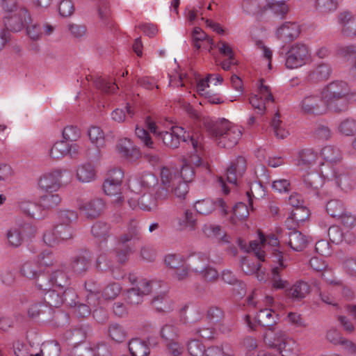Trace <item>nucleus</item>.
I'll list each match as a JSON object with an SVG mask.
<instances>
[{
  "instance_id": "nucleus-1",
  "label": "nucleus",
  "mask_w": 356,
  "mask_h": 356,
  "mask_svg": "<svg viewBox=\"0 0 356 356\" xmlns=\"http://www.w3.org/2000/svg\"><path fill=\"white\" fill-rule=\"evenodd\" d=\"M281 232L278 233V235ZM260 243L256 241L250 242L249 247L245 248V245H242L239 241V245L242 250L246 252L252 251L255 256L259 261H272L275 263L271 265V282L274 288L277 289H282L286 286L288 282L282 278L281 272L286 268V265L284 262L282 252L273 249L272 253H266V249L267 245L272 248H275L280 243V237L275 236L274 235H269L265 237L262 234H259Z\"/></svg>"
},
{
  "instance_id": "nucleus-2",
  "label": "nucleus",
  "mask_w": 356,
  "mask_h": 356,
  "mask_svg": "<svg viewBox=\"0 0 356 356\" xmlns=\"http://www.w3.org/2000/svg\"><path fill=\"white\" fill-rule=\"evenodd\" d=\"M77 218V214L72 210H62L58 213V222L52 229L43 235L44 242L49 246H55L67 241L73 236L72 222Z\"/></svg>"
},
{
  "instance_id": "nucleus-3",
  "label": "nucleus",
  "mask_w": 356,
  "mask_h": 356,
  "mask_svg": "<svg viewBox=\"0 0 356 356\" xmlns=\"http://www.w3.org/2000/svg\"><path fill=\"white\" fill-rule=\"evenodd\" d=\"M348 84L343 81H334L327 85L322 92L328 104L329 110L341 113L348 109Z\"/></svg>"
},
{
  "instance_id": "nucleus-4",
  "label": "nucleus",
  "mask_w": 356,
  "mask_h": 356,
  "mask_svg": "<svg viewBox=\"0 0 356 356\" xmlns=\"http://www.w3.org/2000/svg\"><path fill=\"white\" fill-rule=\"evenodd\" d=\"M279 56L285 62L288 69H296L305 65L309 59V47L304 43L296 42L283 46L278 51Z\"/></svg>"
},
{
  "instance_id": "nucleus-5",
  "label": "nucleus",
  "mask_w": 356,
  "mask_h": 356,
  "mask_svg": "<svg viewBox=\"0 0 356 356\" xmlns=\"http://www.w3.org/2000/svg\"><path fill=\"white\" fill-rule=\"evenodd\" d=\"M161 184L170 188L172 194L179 200L185 199L188 193V185L179 176V169L172 166H163L160 172Z\"/></svg>"
},
{
  "instance_id": "nucleus-6",
  "label": "nucleus",
  "mask_w": 356,
  "mask_h": 356,
  "mask_svg": "<svg viewBox=\"0 0 356 356\" xmlns=\"http://www.w3.org/2000/svg\"><path fill=\"white\" fill-rule=\"evenodd\" d=\"M132 286L124 292L127 301L131 305H138L143 301L144 296L149 295L157 283L145 278L138 279L134 274L127 277Z\"/></svg>"
},
{
  "instance_id": "nucleus-7",
  "label": "nucleus",
  "mask_w": 356,
  "mask_h": 356,
  "mask_svg": "<svg viewBox=\"0 0 356 356\" xmlns=\"http://www.w3.org/2000/svg\"><path fill=\"white\" fill-rule=\"evenodd\" d=\"M124 172L120 168H114L108 171L107 177L103 184L104 193L109 196H116L115 202L120 203L122 201L121 186Z\"/></svg>"
},
{
  "instance_id": "nucleus-8",
  "label": "nucleus",
  "mask_w": 356,
  "mask_h": 356,
  "mask_svg": "<svg viewBox=\"0 0 356 356\" xmlns=\"http://www.w3.org/2000/svg\"><path fill=\"white\" fill-rule=\"evenodd\" d=\"M65 170L60 168L51 170L38 179V185L40 190L45 192H55L61 186V179Z\"/></svg>"
},
{
  "instance_id": "nucleus-9",
  "label": "nucleus",
  "mask_w": 356,
  "mask_h": 356,
  "mask_svg": "<svg viewBox=\"0 0 356 356\" xmlns=\"http://www.w3.org/2000/svg\"><path fill=\"white\" fill-rule=\"evenodd\" d=\"M165 264L170 268L175 269V277L178 280H184L188 277L187 268V256L178 254H168L164 257Z\"/></svg>"
},
{
  "instance_id": "nucleus-10",
  "label": "nucleus",
  "mask_w": 356,
  "mask_h": 356,
  "mask_svg": "<svg viewBox=\"0 0 356 356\" xmlns=\"http://www.w3.org/2000/svg\"><path fill=\"white\" fill-rule=\"evenodd\" d=\"M31 22V17L27 9L24 7L19 8L13 15L6 16L3 23L6 31L11 32L20 31L24 27Z\"/></svg>"
},
{
  "instance_id": "nucleus-11",
  "label": "nucleus",
  "mask_w": 356,
  "mask_h": 356,
  "mask_svg": "<svg viewBox=\"0 0 356 356\" xmlns=\"http://www.w3.org/2000/svg\"><path fill=\"white\" fill-rule=\"evenodd\" d=\"M77 207L82 215L86 218L94 219L99 217L103 211L105 204L99 197H94L88 200H79Z\"/></svg>"
},
{
  "instance_id": "nucleus-12",
  "label": "nucleus",
  "mask_w": 356,
  "mask_h": 356,
  "mask_svg": "<svg viewBox=\"0 0 356 356\" xmlns=\"http://www.w3.org/2000/svg\"><path fill=\"white\" fill-rule=\"evenodd\" d=\"M302 108L305 113L312 115H323L329 110L322 92L319 95L305 97L302 101Z\"/></svg>"
},
{
  "instance_id": "nucleus-13",
  "label": "nucleus",
  "mask_w": 356,
  "mask_h": 356,
  "mask_svg": "<svg viewBox=\"0 0 356 356\" xmlns=\"http://www.w3.org/2000/svg\"><path fill=\"white\" fill-rule=\"evenodd\" d=\"M68 135H62L61 139L57 140L51 147L49 154L53 159H60L67 154L71 155L77 152V145L73 141L76 138H70Z\"/></svg>"
},
{
  "instance_id": "nucleus-14",
  "label": "nucleus",
  "mask_w": 356,
  "mask_h": 356,
  "mask_svg": "<svg viewBox=\"0 0 356 356\" xmlns=\"http://www.w3.org/2000/svg\"><path fill=\"white\" fill-rule=\"evenodd\" d=\"M118 154L129 162L136 161L141 156L139 149L134 143L127 137L119 139L116 145Z\"/></svg>"
},
{
  "instance_id": "nucleus-15",
  "label": "nucleus",
  "mask_w": 356,
  "mask_h": 356,
  "mask_svg": "<svg viewBox=\"0 0 356 356\" xmlns=\"http://www.w3.org/2000/svg\"><path fill=\"white\" fill-rule=\"evenodd\" d=\"M289 229L288 232H282L279 234L280 241L287 244L294 251H302L307 244L306 236L295 229Z\"/></svg>"
},
{
  "instance_id": "nucleus-16",
  "label": "nucleus",
  "mask_w": 356,
  "mask_h": 356,
  "mask_svg": "<svg viewBox=\"0 0 356 356\" xmlns=\"http://www.w3.org/2000/svg\"><path fill=\"white\" fill-rule=\"evenodd\" d=\"M325 166V164H322L320 169V172L324 179L327 180L334 179L336 184L345 192H348L355 188L356 183L352 176L346 173L338 175L334 171H331L330 173H329L323 168Z\"/></svg>"
},
{
  "instance_id": "nucleus-17",
  "label": "nucleus",
  "mask_w": 356,
  "mask_h": 356,
  "mask_svg": "<svg viewBox=\"0 0 356 356\" xmlns=\"http://www.w3.org/2000/svg\"><path fill=\"white\" fill-rule=\"evenodd\" d=\"M342 35L348 38L356 36V15L349 10L340 12L337 17Z\"/></svg>"
},
{
  "instance_id": "nucleus-18",
  "label": "nucleus",
  "mask_w": 356,
  "mask_h": 356,
  "mask_svg": "<svg viewBox=\"0 0 356 356\" xmlns=\"http://www.w3.org/2000/svg\"><path fill=\"white\" fill-rule=\"evenodd\" d=\"M173 223L176 229L179 232L195 231L197 226V219L191 210L185 209L174 219Z\"/></svg>"
},
{
  "instance_id": "nucleus-19",
  "label": "nucleus",
  "mask_w": 356,
  "mask_h": 356,
  "mask_svg": "<svg viewBox=\"0 0 356 356\" xmlns=\"http://www.w3.org/2000/svg\"><path fill=\"white\" fill-rule=\"evenodd\" d=\"M216 207H218L224 215L227 213L226 203L221 198H218L216 202L211 199L197 200L194 204L196 211L202 215L210 214L214 211Z\"/></svg>"
},
{
  "instance_id": "nucleus-20",
  "label": "nucleus",
  "mask_w": 356,
  "mask_h": 356,
  "mask_svg": "<svg viewBox=\"0 0 356 356\" xmlns=\"http://www.w3.org/2000/svg\"><path fill=\"white\" fill-rule=\"evenodd\" d=\"M246 170V161L243 156H238L232 161L225 172V178L227 182L234 186L237 180L241 177Z\"/></svg>"
},
{
  "instance_id": "nucleus-21",
  "label": "nucleus",
  "mask_w": 356,
  "mask_h": 356,
  "mask_svg": "<svg viewBox=\"0 0 356 356\" xmlns=\"http://www.w3.org/2000/svg\"><path fill=\"white\" fill-rule=\"evenodd\" d=\"M209 263V256L207 252H197L187 255V268L196 274L202 272Z\"/></svg>"
},
{
  "instance_id": "nucleus-22",
  "label": "nucleus",
  "mask_w": 356,
  "mask_h": 356,
  "mask_svg": "<svg viewBox=\"0 0 356 356\" xmlns=\"http://www.w3.org/2000/svg\"><path fill=\"white\" fill-rule=\"evenodd\" d=\"M206 127L211 134H227L230 131L232 134H235L238 131L239 134H243V129L232 124L227 120L222 118L218 121H207Z\"/></svg>"
},
{
  "instance_id": "nucleus-23",
  "label": "nucleus",
  "mask_w": 356,
  "mask_h": 356,
  "mask_svg": "<svg viewBox=\"0 0 356 356\" xmlns=\"http://www.w3.org/2000/svg\"><path fill=\"white\" fill-rule=\"evenodd\" d=\"M300 33V29L297 23L287 22L277 29L276 34L280 40L291 42L298 38Z\"/></svg>"
},
{
  "instance_id": "nucleus-24",
  "label": "nucleus",
  "mask_w": 356,
  "mask_h": 356,
  "mask_svg": "<svg viewBox=\"0 0 356 356\" xmlns=\"http://www.w3.org/2000/svg\"><path fill=\"white\" fill-rule=\"evenodd\" d=\"M141 229L138 222L135 219L129 220L127 231L119 237V243L126 244L128 242L138 241L141 238Z\"/></svg>"
},
{
  "instance_id": "nucleus-25",
  "label": "nucleus",
  "mask_w": 356,
  "mask_h": 356,
  "mask_svg": "<svg viewBox=\"0 0 356 356\" xmlns=\"http://www.w3.org/2000/svg\"><path fill=\"white\" fill-rule=\"evenodd\" d=\"M90 261V253L86 250L81 251L72 258L70 266L75 273L81 274L88 270Z\"/></svg>"
},
{
  "instance_id": "nucleus-26",
  "label": "nucleus",
  "mask_w": 356,
  "mask_h": 356,
  "mask_svg": "<svg viewBox=\"0 0 356 356\" xmlns=\"http://www.w3.org/2000/svg\"><path fill=\"white\" fill-rule=\"evenodd\" d=\"M332 71V67L328 63H322L309 72L308 81L312 83L326 81L330 76Z\"/></svg>"
},
{
  "instance_id": "nucleus-27",
  "label": "nucleus",
  "mask_w": 356,
  "mask_h": 356,
  "mask_svg": "<svg viewBox=\"0 0 356 356\" xmlns=\"http://www.w3.org/2000/svg\"><path fill=\"white\" fill-rule=\"evenodd\" d=\"M255 318L259 325L273 327L280 319L277 312L271 309H261L257 314Z\"/></svg>"
},
{
  "instance_id": "nucleus-28",
  "label": "nucleus",
  "mask_w": 356,
  "mask_h": 356,
  "mask_svg": "<svg viewBox=\"0 0 356 356\" xmlns=\"http://www.w3.org/2000/svg\"><path fill=\"white\" fill-rule=\"evenodd\" d=\"M76 178L82 183H89L96 178V170L92 164L86 162L79 165L76 169Z\"/></svg>"
},
{
  "instance_id": "nucleus-29",
  "label": "nucleus",
  "mask_w": 356,
  "mask_h": 356,
  "mask_svg": "<svg viewBox=\"0 0 356 356\" xmlns=\"http://www.w3.org/2000/svg\"><path fill=\"white\" fill-rule=\"evenodd\" d=\"M129 206L134 209L137 206L142 210L151 211L156 207L157 204L151 194L145 193L140 197H130L128 200Z\"/></svg>"
},
{
  "instance_id": "nucleus-30",
  "label": "nucleus",
  "mask_w": 356,
  "mask_h": 356,
  "mask_svg": "<svg viewBox=\"0 0 356 356\" xmlns=\"http://www.w3.org/2000/svg\"><path fill=\"white\" fill-rule=\"evenodd\" d=\"M286 335L280 330L269 327L264 334V341L266 346L277 350Z\"/></svg>"
},
{
  "instance_id": "nucleus-31",
  "label": "nucleus",
  "mask_w": 356,
  "mask_h": 356,
  "mask_svg": "<svg viewBox=\"0 0 356 356\" xmlns=\"http://www.w3.org/2000/svg\"><path fill=\"white\" fill-rule=\"evenodd\" d=\"M78 351L77 356H111L109 346L104 343L90 347H81Z\"/></svg>"
},
{
  "instance_id": "nucleus-32",
  "label": "nucleus",
  "mask_w": 356,
  "mask_h": 356,
  "mask_svg": "<svg viewBox=\"0 0 356 356\" xmlns=\"http://www.w3.org/2000/svg\"><path fill=\"white\" fill-rule=\"evenodd\" d=\"M310 291L307 282L300 280L293 284L287 291V296L293 300H300L306 297Z\"/></svg>"
},
{
  "instance_id": "nucleus-33",
  "label": "nucleus",
  "mask_w": 356,
  "mask_h": 356,
  "mask_svg": "<svg viewBox=\"0 0 356 356\" xmlns=\"http://www.w3.org/2000/svg\"><path fill=\"white\" fill-rule=\"evenodd\" d=\"M85 288L87 293L86 296L88 304L93 307L100 305V291L97 284L93 280H90L85 283Z\"/></svg>"
},
{
  "instance_id": "nucleus-34",
  "label": "nucleus",
  "mask_w": 356,
  "mask_h": 356,
  "mask_svg": "<svg viewBox=\"0 0 356 356\" xmlns=\"http://www.w3.org/2000/svg\"><path fill=\"white\" fill-rule=\"evenodd\" d=\"M241 267L247 275L257 274L259 280H265L264 273L261 271V265L249 257H244L241 261Z\"/></svg>"
},
{
  "instance_id": "nucleus-35",
  "label": "nucleus",
  "mask_w": 356,
  "mask_h": 356,
  "mask_svg": "<svg viewBox=\"0 0 356 356\" xmlns=\"http://www.w3.org/2000/svg\"><path fill=\"white\" fill-rule=\"evenodd\" d=\"M277 350L282 356H299L300 348L293 339L286 335Z\"/></svg>"
},
{
  "instance_id": "nucleus-36",
  "label": "nucleus",
  "mask_w": 356,
  "mask_h": 356,
  "mask_svg": "<svg viewBox=\"0 0 356 356\" xmlns=\"http://www.w3.org/2000/svg\"><path fill=\"white\" fill-rule=\"evenodd\" d=\"M7 243L9 246L13 248L19 247L23 241V234L20 228V222L10 227L6 234Z\"/></svg>"
},
{
  "instance_id": "nucleus-37",
  "label": "nucleus",
  "mask_w": 356,
  "mask_h": 356,
  "mask_svg": "<svg viewBox=\"0 0 356 356\" xmlns=\"http://www.w3.org/2000/svg\"><path fill=\"white\" fill-rule=\"evenodd\" d=\"M152 305L159 312H168L172 309V301L164 292L154 296Z\"/></svg>"
},
{
  "instance_id": "nucleus-38",
  "label": "nucleus",
  "mask_w": 356,
  "mask_h": 356,
  "mask_svg": "<svg viewBox=\"0 0 356 356\" xmlns=\"http://www.w3.org/2000/svg\"><path fill=\"white\" fill-rule=\"evenodd\" d=\"M129 350L132 356H148L150 350L148 343L138 338L129 341Z\"/></svg>"
},
{
  "instance_id": "nucleus-39",
  "label": "nucleus",
  "mask_w": 356,
  "mask_h": 356,
  "mask_svg": "<svg viewBox=\"0 0 356 356\" xmlns=\"http://www.w3.org/2000/svg\"><path fill=\"white\" fill-rule=\"evenodd\" d=\"M39 268L35 260L26 261L21 264L19 272L21 276L29 280H34L41 270Z\"/></svg>"
},
{
  "instance_id": "nucleus-40",
  "label": "nucleus",
  "mask_w": 356,
  "mask_h": 356,
  "mask_svg": "<svg viewBox=\"0 0 356 356\" xmlns=\"http://www.w3.org/2000/svg\"><path fill=\"white\" fill-rule=\"evenodd\" d=\"M340 268L343 273L350 279L356 278V257L346 256L340 261Z\"/></svg>"
},
{
  "instance_id": "nucleus-41",
  "label": "nucleus",
  "mask_w": 356,
  "mask_h": 356,
  "mask_svg": "<svg viewBox=\"0 0 356 356\" xmlns=\"http://www.w3.org/2000/svg\"><path fill=\"white\" fill-rule=\"evenodd\" d=\"M44 300L49 307H59L64 302L63 290H48L44 294Z\"/></svg>"
},
{
  "instance_id": "nucleus-42",
  "label": "nucleus",
  "mask_w": 356,
  "mask_h": 356,
  "mask_svg": "<svg viewBox=\"0 0 356 356\" xmlns=\"http://www.w3.org/2000/svg\"><path fill=\"white\" fill-rule=\"evenodd\" d=\"M87 79L92 81L93 85L104 93H114L118 89V86L115 83H111L101 77L94 78L93 76H90V79L87 77Z\"/></svg>"
},
{
  "instance_id": "nucleus-43",
  "label": "nucleus",
  "mask_w": 356,
  "mask_h": 356,
  "mask_svg": "<svg viewBox=\"0 0 356 356\" xmlns=\"http://www.w3.org/2000/svg\"><path fill=\"white\" fill-rule=\"evenodd\" d=\"M316 153L311 149H302L299 152V158L297 160V165L308 168L314 164L316 160Z\"/></svg>"
},
{
  "instance_id": "nucleus-44",
  "label": "nucleus",
  "mask_w": 356,
  "mask_h": 356,
  "mask_svg": "<svg viewBox=\"0 0 356 356\" xmlns=\"http://www.w3.org/2000/svg\"><path fill=\"white\" fill-rule=\"evenodd\" d=\"M321 155L327 162L330 163H337L341 159L340 150L333 146H325L321 149Z\"/></svg>"
},
{
  "instance_id": "nucleus-45",
  "label": "nucleus",
  "mask_w": 356,
  "mask_h": 356,
  "mask_svg": "<svg viewBox=\"0 0 356 356\" xmlns=\"http://www.w3.org/2000/svg\"><path fill=\"white\" fill-rule=\"evenodd\" d=\"M213 140L220 147L232 148L236 145L239 135H212Z\"/></svg>"
},
{
  "instance_id": "nucleus-46",
  "label": "nucleus",
  "mask_w": 356,
  "mask_h": 356,
  "mask_svg": "<svg viewBox=\"0 0 356 356\" xmlns=\"http://www.w3.org/2000/svg\"><path fill=\"white\" fill-rule=\"evenodd\" d=\"M110 225L104 222H96L91 228L92 234L99 241H105L109 236Z\"/></svg>"
},
{
  "instance_id": "nucleus-47",
  "label": "nucleus",
  "mask_w": 356,
  "mask_h": 356,
  "mask_svg": "<svg viewBox=\"0 0 356 356\" xmlns=\"http://www.w3.org/2000/svg\"><path fill=\"white\" fill-rule=\"evenodd\" d=\"M36 286L43 291H48L54 286L53 280L51 279V273H45L40 270L36 277L34 279Z\"/></svg>"
},
{
  "instance_id": "nucleus-48",
  "label": "nucleus",
  "mask_w": 356,
  "mask_h": 356,
  "mask_svg": "<svg viewBox=\"0 0 356 356\" xmlns=\"http://www.w3.org/2000/svg\"><path fill=\"white\" fill-rule=\"evenodd\" d=\"M50 193L42 195L40 200V205L44 209H51L56 207L61 202L58 194Z\"/></svg>"
},
{
  "instance_id": "nucleus-49",
  "label": "nucleus",
  "mask_w": 356,
  "mask_h": 356,
  "mask_svg": "<svg viewBox=\"0 0 356 356\" xmlns=\"http://www.w3.org/2000/svg\"><path fill=\"white\" fill-rule=\"evenodd\" d=\"M309 216V211L307 207H300L295 209L292 212L291 216L286 220L287 227L289 226L291 221H295L298 226L300 223L305 222Z\"/></svg>"
},
{
  "instance_id": "nucleus-50",
  "label": "nucleus",
  "mask_w": 356,
  "mask_h": 356,
  "mask_svg": "<svg viewBox=\"0 0 356 356\" xmlns=\"http://www.w3.org/2000/svg\"><path fill=\"white\" fill-rule=\"evenodd\" d=\"M186 348L191 356H204L207 350L203 343L198 339H190Z\"/></svg>"
},
{
  "instance_id": "nucleus-51",
  "label": "nucleus",
  "mask_w": 356,
  "mask_h": 356,
  "mask_svg": "<svg viewBox=\"0 0 356 356\" xmlns=\"http://www.w3.org/2000/svg\"><path fill=\"white\" fill-rule=\"evenodd\" d=\"M327 213L333 218H339L345 211L343 203L337 199L330 200L326 204Z\"/></svg>"
},
{
  "instance_id": "nucleus-52",
  "label": "nucleus",
  "mask_w": 356,
  "mask_h": 356,
  "mask_svg": "<svg viewBox=\"0 0 356 356\" xmlns=\"http://www.w3.org/2000/svg\"><path fill=\"white\" fill-rule=\"evenodd\" d=\"M233 215L231 217V221L236 224L239 220L245 219L249 215L248 206L243 202H238L234 207Z\"/></svg>"
},
{
  "instance_id": "nucleus-53",
  "label": "nucleus",
  "mask_w": 356,
  "mask_h": 356,
  "mask_svg": "<svg viewBox=\"0 0 356 356\" xmlns=\"http://www.w3.org/2000/svg\"><path fill=\"white\" fill-rule=\"evenodd\" d=\"M109 337L115 342L122 343L127 337V332L120 325L112 323L108 327Z\"/></svg>"
},
{
  "instance_id": "nucleus-54",
  "label": "nucleus",
  "mask_w": 356,
  "mask_h": 356,
  "mask_svg": "<svg viewBox=\"0 0 356 356\" xmlns=\"http://www.w3.org/2000/svg\"><path fill=\"white\" fill-rule=\"evenodd\" d=\"M54 286L63 289L69 285V277L63 268L54 270L51 273Z\"/></svg>"
},
{
  "instance_id": "nucleus-55",
  "label": "nucleus",
  "mask_w": 356,
  "mask_h": 356,
  "mask_svg": "<svg viewBox=\"0 0 356 356\" xmlns=\"http://www.w3.org/2000/svg\"><path fill=\"white\" fill-rule=\"evenodd\" d=\"M202 232L208 237H216L221 239L224 242H229L227 236L221 234V229L219 225L209 223L204 224L202 227Z\"/></svg>"
},
{
  "instance_id": "nucleus-56",
  "label": "nucleus",
  "mask_w": 356,
  "mask_h": 356,
  "mask_svg": "<svg viewBox=\"0 0 356 356\" xmlns=\"http://www.w3.org/2000/svg\"><path fill=\"white\" fill-rule=\"evenodd\" d=\"M266 8L271 10L273 14L280 19L284 18L289 12V7L286 2H267L266 6L263 9L266 10Z\"/></svg>"
},
{
  "instance_id": "nucleus-57",
  "label": "nucleus",
  "mask_w": 356,
  "mask_h": 356,
  "mask_svg": "<svg viewBox=\"0 0 356 356\" xmlns=\"http://www.w3.org/2000/svg\"><path fill=\"white\" fill-rule=\"evenodd\" d=\"M339 0H316V9L323 14L334 11L338 6Z\"/></svg>"
},
{
  "instance_id": "nucleus-58",
  "label": "nucleus",
  "mask_w": 356,
  "mask_h": 356,
  "mask_svg": "<svg viewBox=\"0 0 356 356\" xmlns=\"http://www.w3.org/2000/svg\"><path fill=\"white\" fill-rule=\"evenodd\" d=\"M35 261L40 268L42 266L47 267L54 265L56 262V259L51 250H45L38 255Z\"/></svg>"
},
{
  "instance_id": "nucleus-59",
  "label": "nucleus",
  "mask_w": 356,
  "mask_h": 356,
  "mask_svg": "<svg viewBox=\"0 0 356 356\" xmlns=\"http://www.w3.org/2000/svg\"><path fill=\"white\" fill-rule=\"evenodd\" d=\"M248 198V202L250 206L252 205V198H258L265 195L264 188L259 181L251 183L250 189L246 192Z\"/></svg>"
},
{
  "instance_id": "nucleus-60",
  "label": "nucleus",
  "mask_w": 356,
  "mask_h": 356,
  "mask_svg": "<svg viewBox=\"0 0 356 356\" xmlns=\"http://www.w3.org/2000/svg\"><path fill=\"white\" fill-rule=\"evenodd\" d=\"M60 345L57 341H47L42 345L40 353L42 356H59Z\"/></svg>"
},
{
  "instance_id": "nucleus-61",
  "label": "nucleus",
  "mask_w": 356,
  "mask_h": 356,
  "mask_svg": "<svg viewBox=\"0 0 356 356\" xmlns=\"http://www.w3.org/2000/svg\"><path fill=\"white\" fill-rule=\"evenodd\" d=\"M323 280L329 285L337 286V285L342 284V279L337 276L332 268L328 266L325 270H323L321 273Z\"/></svg>"
},
{
  "instance_id": "nucleus-62",
  "label": "nucleus",
  "mask_w": 356,
  "mask_h": 356,
  "mask_svg": "<svg viewBox=\"0 0 356 356\" xmlns=\"http://www.w3.org/2000/svg\"><path fill=\"white\" fill-rule=\"evenodd\" d=\"M122 290V286L117 282L109 283L103 290L102 296L105 300L115 298Z\"/></svg>"
},
{
  "instance_id": "nucleus-63",
  "label": "nucleus",
  "mask_w": 356,
  "mask_h": 356,
  "mask_svg": "<svg viewBox=\"0 0 356 356\" xmlns=\"http://www.w3.org/2000/svg\"><path fill=\"white\" fill-rule=\"evenodd\" d=\"M243 11L249 15L262 14L263 10L261 8L258 0H243L242 3Z\"/></svg>"
},
{
  "instance_id": "nucleus-64",
  "label": "nucleus",
  "mask_w": 356,
  "mask_h": 356,
  "mask_svg": "<svg viewBox=\"0 0 356 356\" xmlns=\"http://www.w3.org/2000/svg\"><path fill=\"white\" fill-rule=\"evenodd\" d=\"M338 131L341 134H356V120L351 118L343 120L339 124Z\"/></svg>"
}]
</instances>
